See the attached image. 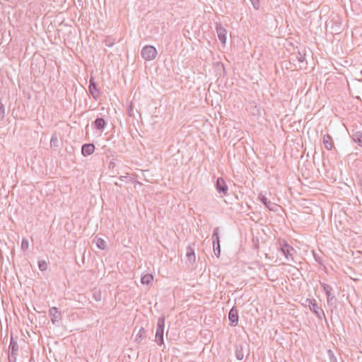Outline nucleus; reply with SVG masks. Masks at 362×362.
Here are the masks:
<instances>
[{"label": "nucleus", "mask_w": 362, "mask_h": 362, "mask_svg": "<svg viewBox=\"0 0 362 362\" xmlns=\"http://www.w3.org/2000/svg\"><path fill=\"white\" fill-rule=\"evenodd\" d=\"M278 249L282 252V254L285 256V258L288 262H293V252H296V250L293 247L289 245L286 241L284 240L279 239L277 241Z\"/></svg>", "instance_id": "f257e3e1"}, {"label": "nucleus", "mask_w": 362, "mask_h": 362, "mask_svg": "<svg viewBox=\"0 0 362 362\" xmlns=\"http://www.w3.org/2000/svg\"><path fill=\"white\" fill-rule=\"evenodd\" d=\"M165 328V317L161 316L158 319L156 332V341L158 345L164 344L163 334Z\"/></svg>", "instance_id": "f03ea898"}, {"label": "nucleus", "mask_w": 362, "mask_h": 362, "mask_svg": "<svg viewBox=\"0 0 362 362\" xmlns=\"http://www.w3.org/2000/svg\"><path fill=\"white\" fill-rule=\"evenodd\" d=\"M141 54L146 60H153L157 55V50L153 46L146 45L141 49Z\"/></svg>", "instance_id": "7ed1b4c3"}, {"label": "nucleus", "mask_w": 362, "mask_h": 362, "mask_svg": "<svg viewBox=\"0 0 362 362\" xmlns=\"http://www.w3.org/2000/svg\"><path fill=\"white\" fill-rule=\"evenodd\" d=\"M215 187L221 197L228 194V188L223 177H218L215 183Z\"/></svg>", "instance_id": "20e7f679"}, {"label": "nucleus", "mask_w": 362, "mask_h": 362, "mask_svg": "<svg viewBox=\"0 0 362 362\" xmlns=\"http://www.w3.org/2000/svg\"><path fill=\"white\" fill-rule=\"evenodd\" d=\"M306 303H308V305L310 310L320 319H322V315L325 316L324 311L322 310L316 303V300L315 299H306Z\"/></svg>", "instance_id": "39448f33"}, {"label": "nucleus", "mask_w": 362, "mask_h": 362, "mask_svg": "<svg viewBox=\"0 0 362 362\" xmlns=\"http://www.w3.org/2000/svg\"><path fill=\"white\" fill-rule=\"evenodd\" d=\"M320 285L322 287L324 291L325 292L327 296V303H332L333 300H335V296L333 293V289L331 286L329 284H327L325 283L320 282Z\"/></svg>", "instance_id": "423d86ee"}, {"label": "nucleus", "mask_w": 362, "mask_h": 362, "mask_svg": "<svg viewBox=\"0 0 362 362\" xmlns=\"http://www.w3.org/2000/svg\"><path fill=\"white\" fill-rule=\"evenodd\" d=\"M246 109L251 115L254 116L261 115L260 107L257 105V104L254 101L249 102Z\"/></svg>", "instance_id": "0eeeda50"}, {"label": "nucleus", "mask_w": 362, "mask_h": 362, "mask_svg": "<svg viewBox=\"0 0 362 362\" xmlns=\"http://www.w3.org/2000/svg\"><path fill=\"white\" fill-rule=\"evenodd\" d=\"M259 199L270 211H276L277 210L278 205H276V204L272 202L264 195L260 194L259 195Z\"/></svg>", "instance_id": "6e6552de"}, {"label": "nucleus", "mask_w": 362, "mask_h": 362, "mask_svg": "<svg viewBox=\"0 0 362 362\" xmlns=\"http://www.w3.org/2000/svg\"><path fill=\"white\" fill-rule=\"evenodd\" d=\"M49 315L51 317L52 322L56 325L61 320V312L55 307H52L49 309Z\"/></svg>", "instance_id": "1a4fd4ad"}, {"label": "nucleus", "mask_w": 362, "mask_h": 362, "mask_svg": "<svg viewBox=\"0 0 362 362\" xmlns=\"http://www.w3.org/2000/svg\"><path fill=\"white\" fill-rule=\"evenodd\" d=\"M228 319L230 321V325L231 326H236L238 322V310L233 307L230 309L228 313Z\"/></svg>", "instance_id": "9d476101"}, {"label": "nucleus", "mask_w": 362, "mask_h": 362, "mask_svg": "<svg viewBox=\"0 0 362 362\" xmlns=\"http://www.w3.org/2000/svg\"><path fill=\"white\" fill-rule=\"evenodd\" d=\"M89 91L93 98L98 99L99 97V90L98 89V86L96 82L94 81L93 78H90L89 81Z\"/></svg>", "instance_id": "9b49d317"}, {"label": "nucleus", "mask_w": 362, "mask_h": 362, "mask_svg": "<svg viewBox=\"0 0 362 362\" xmlns=\"http://www.w3.org/2000/svg\"><path fill=\"white\" fill-rule=\"evenodd\" d=\"M289 60L290 62H293V63H295L296 61L300 63H303L305 60V53L301 52L300 51H298V52H294L291 54Z\"/></svg>", "instance_id": "f8f14e48"}, {"label": "nucleus", "mask_w": 362, "mask_h": 362, "mask_svg": "<svg viewBox=\"0 0 362 362\" xmlns=\"http://www.w3.org/2000/svg\"><path fill=\"white\" fill-rule=\"evenodd\" d=\"M19 346L16 340L13 336L11 337L10 344L8 346V354L18 355Z\"/></svg>", "instance_id": "ddd939ff"}, {"label": "nucleus", "mask_w": 362, "mask_h": 362, "mask_svg": "<svg viewBox=\"0 0 362 362\" xmlns=\"http://www.w3.org/2000/svg\"><path fill=\"white\" fill-rule=\"evenodd\" d=\"M95 146L93 144H85L81 147V153L84 156H90L93 153Z\"/></svg>", "instance_id": "4468645a"}, {"label": "nucleus", "mask_w": 362, "mask_h": 362, "mask_svg": "<svg viewBox=\"0 0 362 362\" xmlns=\"http://www.w3.org/2000/svg\"><path fill=\"white\" fill-rule=\"evenodd\" d=\"M216 32L220 41L222 43H226L227 34L226 30L219 25L216 26Z\"/></svg>", "instance_id": "2eb2a0df"}, {"label": "nucleus", "mask_w": 362, "mask_h": 362, "mask_svg": "<svg viewBox=\"0 0 362 362\" xmlns=\"http://www.w3.org/2000/svg\"><path fill=\"white\" fill-rule=\"evenodd\" d=\"M323 144L325 148L328 151H331L334 148L333 139L328 134L323 136Z\"/></svg>", "instance_id": "dca6fc26"}, {"label": "nucleus", "mask_w": 362, "mask_h": 362, "mask_svg": "<svg viewBox=\"0 0 362 362\" xmlns=\"http://www.w3.org/2000/svg\"><path fill=\"white\" fill-rule=\"evenodd\" d=\"M194 245V244H193V245H190L187 246V252H186V256L187 257L188 260L189 262H194L195 259H196L195 253H194V248L193 247Z\"/></svg>", "instance_id": "f3484780"}, {"label": "nucleus", "mask_w": 362, "mask_h": 362, "mask_svg": "<svg viewBox=\"0 0 362 362\" xmlns=\"http://www.w3.org/2000/svg\"><path fill=\"white\" fill-rule=\"evenodd\" d=\"M94 127L98 130H103L106 126V122L102 117H98L93 122Z\"/></svg>", "instance_id": "a211bd4d"}, {"label": "nucleus", "mask_w": 362, "mask_h": 362, "mask_svg": "<svg viewBox=\"0 0 362 362\" xmlns=\"http://www.w3.org/2000/svg\"><path fill=\"white\" fill-rule=\"evenodd\" d=\"M153 281V276L151 274H146L141 276V282L142 284L150 285Z\"/></svg>", "instance_id": "6ab92c4d"}, {"label": "nucleus", "mask_w": 362, "mask_h": 362, "mask_svg": "<svg viewBox=\"0 0 362 362\" xmlns=\"http://www.w3.org/2000/svg\"><path fill=\"white\" fill-rule=\"evenodd\" d=\"M235 357L238 360H243L244 358L243 346L242 344L235 346Z\"/></svg>", "instance_id": "aec40b11"}, {"label": "nucleus", "mask_w": 362, "mask_h": 362, "mask_svg": "<svg viewBox=\"0 0 362 362\" xmlns=\"http://www.w3.org/2000/svg\"><path fill=\"white\" fill-rule=\"evenodd\" d=\"M353 140L362 147V132L358 131L353 134Z\"/></svg>", "instance_id": "412c9836"}, {"label": "nucleus", "mask_w": 362, "mask_h": 362, "mask_svg": "<svg viewBox=\"0 0 362 362\" xmlns=\"http://www.w3.org/2000/svg\"><path fill=\"white\" fill-rule=\"evenodd\" d=\"M146 337V331L144 329V327H141L140 328V329L139 330V332L137 333L136 336V339H135V341L138 343V344H141V341L142 339Z\"/></svg>", "instance_id": "4be33fe9"}, {"label": "nucleus", "mask_w": 362, "mask_h": 362, "mask_svg": "<svg viewBox=\"0 0 362 362\" xmlns=\"http://www.w3.org/2000/svg\"><path fill=\"white\" fill-rule=\"evenodd\" d=\"M213 244L216 245V243H220L219 236H218V228H216L214 230L212 235Z\"/></svg>", "instance_id": "5701e85b"}, {"label": "nucleus", "mask_w": 362, "mask_h": 362, "mask_svg": "<svg viewBox=\"0 0 362 362\" xmlns=\"http://www.w3.org/2000/svg\"><path fill=\"white\" fill-rule=\"evenodd\" d=\"M96 245L98 248L101 250H105L106 248V243L102 238H98L96 242Z\"/></svg>", "instance_id": "b1692460"}, {"label": "nucleus", "mask_w": 362, "mask_h": 362, "mask_svg": "<svg viewBox=\"0 0 362 362\" xmlns=\"http://www.w3.org/2000/svg\"><path fill=\"white\" fill-rule=\"evenodd\" d=\"M38 267L40 271L43 272L47 270V263L45 260H39L38 261Z\"/></svg>", "instance_id": "393cba45"}, {"label": "nucleus", "mask_w": 362, "mask_h": 362, "mask_svg": "<svg viewBox=\"0 0 362 362\" xmlns=\"http://www.w3.org/2000/svg\"><path fill=\"white\" fill-rule=\"evenodd\" d=\"M214 254L217 257H219L221 255V245L220 243H216V245H214Z\"/></svg>", "instance_id": "a878e982"}, {"label": "nucleus", "mask_w": 362, "mask_h": 362, "mask_svg": "<svg viewBox=\"0 0 362 362\" xmlns=\"http://www.w3.org/2000/svg\"><path fill=\"white\" fill-rule=\"evenodd\" d=\"M50 145H51V146H54V147H57L58 146V139L55 134H53L51 137Z\"/></svg>", "instance_id": "bb28decb"}, {"label": "nucleus", "mask_w": 362, "mask_h": 362, "mask_svg": "<svg viewBox=\"0 0 362 362\" xmlns=\"http://www.w3.org/2000/svg\"><path fill=\"white\" fill-rule=\"evenodd\" d=\"M29 242L27 239L23 238L21 242V249L23 251H25L28 249Z\"/></svg>", "instance_id": "cd10ccee"}, {"label": "nucleus", "mask_w": 362, "mask_h": 362, "mask_svg": "<svg viewBox=\"0 0 362 362\" xmlns=\"http://www.w3.org/2000/svg\"><path fill=\"white\" fill-rule=\"evenodd\" d=\"M105 44L107 47H112L115 44V40L110 37H107L105 40Z\"/></svg>", "instance_id": "c85d7f7f"}, {"label": "nucleus", "mask_w": 362, "mask_h": 362, "mask_svg": "<svg viewBox=\"0 0 362 362\" xmlns=\"http://www.w3.org/2000/svg\"><path fill=\"white\" fill-rule=\"evenodd\" d=\"M5 116V108L4 105L0 103V120L4 119Z\"/></svg>", "instance_id": "c756f323"}, {"label": "nucleus", "mask_w": 362, "mask_h": 362, "mask_svg": "<svg viewBox=\"0 0 362 362\" xmlns=\"http://www.w3.org/2000/svg\"><path fill=\"white\" fill-rule=\"evenodd\" d=\"M255 9H258L259 7V0H250Z\"/></svg>", "instance_id": "7c9ffc66"}, {"label": "nucleus", "mask_w": 362, "mask_h": 362, "mask_svg": "<svg viewBox=\"0 0 362 362\" xmlns=\"http://www.w3.org/2000/svg\"><path fill=\"white\" fill-rule=\"evenodd\" d=\"M330 362H337V358L334 356L333 353L329 350L328 351Z\"/></svg>", "instance_id": "2f4dec72"}, {"label": "nucleus", "mask_w": 362, "mask_h": 362, "mask_svg": "<svg viewBox=\"0 0 362 362\" xmlns=\"http://www.w3.org/2000/svg\"><path fill=\"white\" fill-rule=\"evenodd\" d=\"M93 298L96 301H100L101 300V293L100 292H95L93 293Z\"/></svg>", "instance_id": "473e14b6"}, {"label": "nucleus", "mask_w": 362, "mask_h": 362, "mask_svg": "<svg viewBox=\"0 0 362 362\" xmlns=\"http://www.w3.org/2000/svg\"><path fill=\"white\" fill-rule=\"evenodd\" d=\"M18 355L8 354V362H16Z\"/></svg>", "instance_id": "72a5a7b5"}, {"label": "nucleus", "mask_w": 362, "mask_h": 362, "mask_svg": "<svg viewBox=\"0 0 362 362\" xmlns=\"http://www.w3.org/2000/svg\"><path fill=\"white\" fill-rule=\"evenodd\" d=\"M115 167V162H110L109 163V168H114Z\"/></svg>", "instance_id": "f704fd0d"}, {"label": "nucleus", "mask_w": 362, "mask_h": 362, "mask_svg": "<svg viewBox=\"0 0 362 362\" xmlns=\"http://www.w3.org/2000/svg\"><path fill=\"white\" fill-rule=\"evenodd\" d=\"M124 178H126L125 176H120L119 180L123 181Z\"/></svg>", "instance_id": "c9c22d12"}, {"label": "nucleus", "mask_w": 362, "mask_h": 362, "mask_svg": "<svg viewBox=\"0 0 362 362\" xmlns=\"http://www.w3.org/2000/svg\"><path fill=\"white\" fill-rule=\"evenodd\" d=\"M359 184L362 186V177L359 179Z\"/></svg>", "instance_id": "e433bc0d"}, {"label": "nucleus", "mask_w": 362, "mask_h": 362, "mask_svg": "<svg viewBox=\"0 0 362 362\" xmlns=\"http://www.w3.org/2000/svg\"><path fill=\"white\" fill-rule=\"evenodd\" d=\"M115 185L118 186V187H119V186H120V185H119V183H118V182H115Z\"/></svg>", "instance_id": "4c0bfd02"}]
</instances>
